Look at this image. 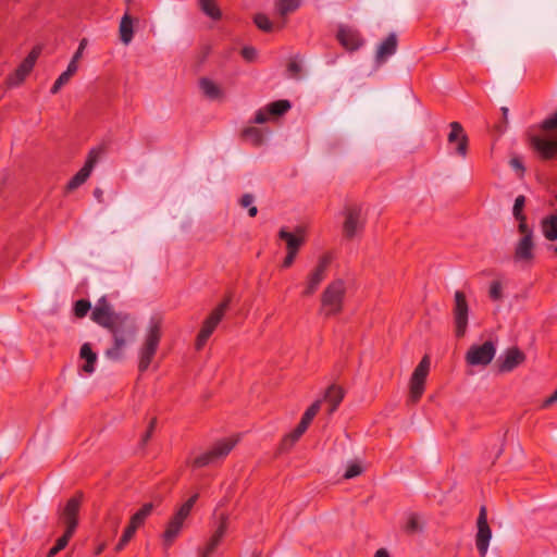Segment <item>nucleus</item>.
<instances>
[{
	"instance_id": "nucleus-32",
	"label": "nucleus",
	"mask_w": 557,
	"mask_h": 557,
	"mask_svg": "<svg viewBox=\"0 0 557 557\" xmlns=\"http://www.w3.org/2000/svg\"><path fill=\"white\" fill-rule=\"evenodd\" d=\"M199 9L210 18L218 21L222 17V12L215 0H198Z\"/></svg>"
},
{
	"instance_id": "nucleus-54",
	"label": "nucleus",
	"mask_w": 557,
	"mask_h": 557,
	"mask_svg": "<svg viewBox=\"0 0 557 557\" xmlns=\"http://www.w3.org/2000/svg\"><path fill=\"white\" fill-rule=\"evenodd\" d=\"M418 519L416 516H410L408 521H407V524H406V529L407 531L409 532H414L418 530Z\"/></svg>"
},
{
	"instance_id": "nucleus-26",
	"label": "nucleus",
	"mask_w": 557,
	"mask_h": 557,
	"mask_svg": "<svg viewBox=\"0 0 557 557\" xmlns=\"http://www.w3.org/2000/svg\"><path fill=\"white\" fill-rule=\"evenodd\" d=\"M199 88L205 97L210 100H220L223 98V90L212 79L202 77L199 79Z\"/></svg>"
},
{
	"instance_id": "nucleus-49",
	"label": "nucleus",
	"mask_w": 557,
	"mask_h": 557,
	"mask_svg": "<svg viewBox=\"0 0 557 557\" xmlns=\"http://www.w3.org/2000/svg\"><path fill=\"white\" fill-rule=\"evenodd\" d=\"M509 163L512 169L520 172V176L523 175L525 169H524V165L520 158H518V157L511 158Z\"/></svg>"
},
{
	"instance_id": "nucleus-48",
	"label": "nucleus",
	"mask_w": 557,
	"mask_h": 557,
	"mask_svg": "<svg viewBox=\"0 0 557 557\" xmlns=\"http://www.w3.org/2000/svg\"><path fill=\"white\" fill-rule=\"evenodd\" d=\"M242 55L246 61L252 62L257 57V50L252 47H244L242 49Z\"/></svg>"
},
{
	"instance_id": "nucleus-22",
	"label": "nucleus",
	"mask_w": 557,
	"mask_h": 557,
	"mask_svg": "<svg viewBox=\"0 0 557 557\" xmlns=\"http://www.w3.org/2000/svg\"><path fill=\"white\" fill-rule=\"evenodd\" d=\"M302 0H275L274 9L276 15L281 18V22L277 23V28L282 29L286 25V17L288 14L297 11L301 5Z\"/></svg>"
},
{
	"instance_id": "nucleus-20",
	"label": "nucleus",
	"mask_w": 557,
	"mask_h": 557,
	"mask_svg": "<svg viewBox=\"0 0 557 557\" xmlns=\"http://www.w3.org/2000/svg\"><path fill=\"white\" fill-rule=\"evenodd\" d=\"M525 355L517 347L508 348L504 355L498 358V370L502 373L511 372L518 366L523 363Z\"/></svg>"
},
{
	"instance_id": "nucleus-16",
	"label": "nucleus",
	"mask_w": 557,
	"mask_h": 557,
	"mask_svg": "<svg viewBox=\"0 0 557 557\" xmlns=\"http://www.w3.org/2000/svg\"><path fill=\"white\" fill-rule=\"evenodd\" d=\"M82 499H83V494L77 493L75 496L70 498L67 500L66 505L64 506V508L60 515V518L66 527L65 530L75 532V530L78 525L77 516L79 512Z\"/></svg>"
},
{
	"instance_id": "nucleus-38",
	"label": "nucleus",
	"mask_w": 557,
	"mask_h": 557,
	"mask_svg": "<svg viewBox=\"0 0 557 557\" xmlns=\"http://www.w3.org/2000/svg\"><path fill=\"white\" fill-rule=\"evenodd\" d=\"M199 495L196 493L194 494L190 498H188L181 507L180 509L177 510V512L174 515V517L181 519V520H185L190 511H191V508L194 507L195 503L197 502Z\"/></svg>"
},
{
	"instance_id": "nucleus-52",
	"label": "nucleus",
	"mask_w": 557,
	"mask_h": 557,
	"mask_svg": "<svg viewBox=\"0 0 557 557\" xmlns=\"http://www.w3.org/2000/svg\"><path fill=\"white\" fill-rule=\"evenodd\" d=\"M253 196L250 194H245L242 196L239 203L243 208H249L253 205Z\"/></svg>"
},
{
	"instance_id": "nucleus-56",
	"label": "nucleus",
	"mask_w": 557,
	"mask_h": 557,
	"mask_svg": "<svg viewBox=\"0 0 557 557\" xmlns=\"http://www.w3.org/2000/svg\"><path fill=\"white\" fill-rule=\"evenodd\" d=\"M556 401H557V389L548 398L545 399L543 406L548 407V406L555 404Z\"/></svg>"
},
{
	"instance_id": "nucleus-30",
	"label": "nucleus",
	"mask_w": 557,
	"mask_h": 557,
	"mask_svg": "<svg viewBox=\"0 0 557 557\" xmlns=\"http://www.w3.org/2000/svg\"><path fill=\"white\" fill-rule=\"evenodd\" d=\"M134 36L133 18L129 14H124L120 22V38L123 44L128 45Z\"/></svg>"
},
{
	"instance_id": "nucleus-59",
	"label": "nucleus",
	"mask_w": 557,
	"mask_h": 557,
	"mask_svg": "<svg viewBox=\"0 0 557 557\" xmlns=\"http://www.w3.org/2000/svg\"><path fill=\"white\" fill-rule=\"evenodd\" d=\"M103 191L100 188H96L94 190V196L97 198L98 201L102 200Z\"/></svg>"
},
{
	"instance_id": "nucleus-57",
	"label": "nucleus",
	"mask_w": 557,
	"mask_h": 557,
	"mask_svg": "<svg viewBox=\"0 0 557 557\" xmlns=\"http://www.w3.org/2000/svg\"><path fill=\"white\" fill-rule=\"evenodd\" d=\"M374 557H389V554L385 548H381L376 550Z\"/></svg>"
},
{
	"instance_id": "nucleus-61",
	"label": "nucleus",
	"mask_w": 557,
	"mask_h": 557,
	"mask_svg": "<svg viewBox=\"0 0 557 557\" xmlns=\"http://www.w3.org/2000/svg\"><path fill=\"white\" fill-rule=\"evenodd\" d=\"M112 523H113V527H114V531H116V529L119 527V523H120V518L119 517L114 518Z\"/></svg>"
},
{
	"instance_id": "nucleus-14",
	"label": "nucleus",
	"mask_w": 557,
	"mask_h": 557,
	"mask_svg": "<svg viewBox=\"0 0 557 557\" xmlns=\"http://www.w3.org/2000/svg\"><path fill=\"white\" fill-rule=\"evenodd\" d=\"M476 525H478V532H476V536H475L476 548L479 550L480 556L485 557L487 549H488L490 541L492 537V530L487 523V513H486V508L484 506H482L480 508Z\"/></svg>"
},
{
	"instance_id": "nucleus-13",
	"label": "nucleus",
	"mask_w": 557,
	"mask_h": 557,
	"mask_svg": "<svg viewBox=\"0 0 557 557\" xmlns=\"http://www.w3.org/2000/svg\"><path fill=\"white\" fill-rule=\"evenodd\" d=\"M40 54V48L35 47L32 49V51L28 53V55L22 61V63L18 65V67L14 71L13 74H11L8 77V85L11 87L18 86L22 84L25 78L28 76V74L32 72V70L35 66V63Z\"/></svg>"
},
{
	"instance_id": "nucleus-40",
	"label": "nucleus",
	"mask_w": 557,
	"mask_h": 557,
	"mask_svg": "<svg viewBox=\"0 0 557 557\" xmlns=\"http://www.w3.org/2000/svg\"><path fill=\"white\" fill-rule=\"evenodd\" d=\"M91 309V305L86 299H79L74 304V314L77 318H84Z\"/></svg>"
},
{
	"instance_id": "nucleus-37",
	"label": "nucleus",
	"mask_w": 557,
	"mask_h": 557,
	"mask_svg": "<svg viewBox=\"0 0 557 557\" xmlns=\"http://www.w3.org/2000/svg\"><path fill=\"white\" fill-rule=\"evenodd\" d=\"M153 505L151 503L144 504L141 508L131 517V521L138 527H141L145 520L151 515Z\"/></svg>"
},
{
	"instance_id": "nucleus-34",
	"label": "nucleus",
	"mask_w": 557,
	"mask_h": 557,
	"mask_svg": "<svg viewBox=\"0 0 557 557\" xmlns=\"http://www.w3.org/2000/svg\"><path fill=\"white\" fill-rule=\"evenodd\" d=\"M242 137L250 145L258 147L263 143V133L260 128L250 126L243 131Z\"/></svg>"
},
{
	"instance_id": "nucleus-31",
	"label": "nucleus",
	"mask_w": 557,
	"mask_h": 557,
	"mask_svg": "<svg viewBox=\"0 0 557 557\" xmlns=\"http://www.w3.org/2000/svg\"><path fill=\"white\" fill-rule=\"evenodd\" d=\"M541 226L546 239L552 242L557 239V214L543 219Z\"/></svg>"
},
{
	"instance_id": "nucleus-17",
	"label": "nucleus",
	"mask_w": 557,
	"mask_h": 557,
	"mask_svg": "<svg viewBox=\"0 0 557 557\" xmlns=\"http://www.w3.org/2000/svg\"><path fill=\"white\" fill-rule=\"evenodd\" d=\"M530 145L542 160H550L557 156V136L547 138L533 135L530 137Z\"/></svg>"
},
{
	"instance_id": "nucleus-47",
	"label": "nucleus",
	"mask_w": 557,
	"mask_h": 557,
	"mask_svg": "<svg viewBox=\"0 0 557 557\" xmlns=\"http://www.w3.org/2000/svg\"><path fill=\"white\" fill-rule=\"evenodd\" d=\"M156 424H157V419L152 418L151 421L149 422L146 433L143 435V438H141L143 445H146L148 443V441L150 440V437L154 431Z\"/></svg>"
},
{
	"instance_id": "nucleus-35",
	"label": "nucleus",
	"mask_w": 557,
	"mask_h": 557,
	"mask_svg": "<svg viewBox=\"0 0 557 557\" xmlns=\"http://www.w3.org/2000/svg\"><path fill=\"white\" fill-rule=\"evenodd\" d=\"M138 528L139 527L137 524H135L133 521L129 520L128 525L125 528L123 535L121 536L120 541L117 542V544L115 546L116 552H121L124 549V547L133 539V536L136 533Z\"/></svg>"
},
{
	"instance_id": "nucleus-5",
	"label": "nucleus",
	"mask_w": 557,
	"mask_h": 557,
	"mask_svg": "<svg viewBox=\"0 0 557 557\" xmlns=\"http://www.w3.org/2000/svg\"><path fill=\"white\" fill-rule=\"evenodd\" d=\"M237 444V438L228 437L218 441L208 451L200 454L193 460L194 468L215 465L223 460Z\"/></svg>"
},
{
	"instance_id": "nucleus-2",
	"label": "nucleus",
	"mask_w": 557,
	"mask_h": 557,
	"mask_svg": "<svg viewBox=\"0 0 557 557\" xmlns=\"http://www.w3.org/2000/svg\"><path fill=\"white\" fill-rule=\"evenodd\" d=\"M346 292L347 287L344 280L336 278L330 282L321 294L320 314L329 319L342 313Z\"/></svg>"
},
{
	"instance_id": "nucleus-46",
	"label": "nucleus",
	"mask_w": 557,
	"mask_h": 557,
	"mask_svg": "<svg viewBox=\"0 0 557 557\" xmlns=\"http://www.w3.org/2000/svg\"><path fill=\"white\" fill-rule=\"evenodd\" d=\"M74 533L75 532L65 530L64 534L57 540L54 545L58 546V548L60 550H62L63 548L66 547V545L69 544V541L71 540V537L73 536Z\"/></svg>"
},
{
	"instance_id": "nucleus-3",
	"label": "nucleus",
	"mask_w": 557,
	"mask_h": 557,
	"mask_svg": "<svg viewBox=\"0 0 557 557\" xmlns=\"http://www.w3.org/2000/svg\"><path fill=\"white\" fill-rule=\"evenodd\" d=\"M161 336L162 319L153 317L149 322L144 343L139 349L138 370L140 372H145L149 368L159 347Z\"/></svg>"
},
{
	"instance_id": "nucleus-1",
	"label": "nucleus",
	"mask_w": 557,
	"mask_h": 557,
	"mask_svg": "<svg viewBox=\"0 0 557 557\" xmlns=\"http://www.w3.org/2000/svg\"><path fill=\"white\" fill-rule=\"evenodd\" d=\"M91 320L107 329L113 336L114 345L106 351L108 358L119 359L126 343L135 336L136 325L129 315L113 310L106 296L96 302Z\"/></svg>"
},
{
	"instance_id": "nucleus-64",
	"label": "nucleus",
	"mask_w": 557,
	"mask_h": 557,
	"mask_svg": "<svg viewBox=\"0 0 557 557\" xmlns=\"http://www.w3.org/2000/svg\"><path fill=\"white\" fill-rule=\"evenodd\" d=\"M554 251L557 255V245L554 247Z\"/></svg>"
},
{
	"instance_id": "nucleus-7",
	"label": "nucleus",
	"mask_w": 557,
	"mask_h": 557,
	"mask_svg": "<svg viewBox=\"0 0 557 557\" xmlns=\"http://www.w3.org/2000/svg\"><path fill=\"white\" fill-rule=\"evenodd\" d=\"M470 308L463 292L456 290L454 295L453 319L454 332L457 338H462L468 329Z\"/></svg>"
},
{
	"instance_id": "nucleus-39",
	"label": "nucleus",
	"mask_w": 557,
	"mask_h": 557,
	"mask_svg": "<svg viewBox=\"0 0 557 557\" xmlns=\"http://www.w3.org/2000/svg\"><path fill=\"white\" fill-rule=\"evenodd\" d=\"M253 21H255V24L257 25V27L263 32H267V33L272 32L274 29V27L276 29H278L277 24L274 25L270 21V18L263 13L256 14Z\"/></svg>"
},
{
	"instance_id": "nucleus-6",
	"label": "nucleus",
	"mask_w": 557,
	"mask_h": 557,
	"mask_svg": "<svg viewBox=\"0 0 557 557\" xmlns=\"http://www.w3.org/2000/svg\"><path fill=\"white\" fill-rule=\"evenodd\" d=\"M343 223V235L347 239H352L361 233L366 225V216L362 206L358 203H348L345 206Z\"/></svg>"
},
{
	"instance_id": "nucleus-58",
	"label": "nucleus",
	"mask_w": 557,
	"mask_h": 557,
	"mask_svg": "<svg viewBox=\"0 0 557 557\" xmlns=\"http://www.w3.org/2000/svg\"><path fill=\"white\" fill-rule=\"evenodd\" d=\"M59 552H61L58 546H53L50 548V550L47 554V557H54Z\"/></svg>"
},
{
	"instance_id": "nucleus-60",
	"label": "nucleus",
	"mask_w": 557,
	"mask_h": 557,
	"mask_svg": "<svg viewBox=\"0 0 557 557\" xmlns=\"http://www.w3.org/2000/svg\"><path fill=\"white\" fill-rule=\"evenodd\" d=\"M257 213H258V209H257V207H256V206H253V205H252L251 207H249V208H248V214H249V216H256V215H257Z\"/></svg>"
},
{
	"instance_id": "nucleus-43",
	"label": "nucleus",
	"mask_w": 557,
	"mask_h": 557,
	"mask_svg": "<svg viewBox=\"0 0 557 557\" xmlns=\"http://www.w3.org/2000/svg\"><path fill=\"white\" fill-rule=\"evenodd\" d=\"M71 75L65 71L57 78L54 84L51 87V94L55 95L60 91V89L71 79Z\"/></svg>"
},
{
	"instance_id": "nucleus-36",
	"label": "nucleus",
	"mask_w": 557,
	"mask_h": 557,
	"mask_svg": "<svg viewBox=\"0 0 557 557\" xmlns=\"http://www.w3.org/2000/svg\"><path fill=\"white\" fill-rule=\"evenodd\" d=\"M305 434V431L296 426L290 433L286 434L281 442V450L290 449L294 444Z\"/></svg>"
},
{
	"instance_id": "nucleus-10",
	"label": "nucleus",
	"mask_w": 557,
	"mask_h": 557,
	"mask_svg": "<svg viewBox=\"0 0 557 557\" xmlns=\"http://www.w3.org/2000/svg\"><path fill=\"white\" fill-rule=\"evenodd\" d=\"M103 153V148L96 147L92 148L86 158L85 164L83 168L69 181L66 188L67 190H74L82 186L90 176L94 168L98 163L99 159Z\"/></svg>"
},
{
	"instance_id": "nucleus-29",
	"label": "nucleus",
	"mask_w": 557,
	"mask_h": 557,
	"mask_svg": "<svg viewBox=\"0 0 557 557\" xmlns=\"http://www.w3.org/2000/svg\"><path fill=\"white\" fill-rule=\"evenodd\" d=\"M79 356L82 359H85L86 362L83 366V371L86 373H92L95 371V363L97 361V355L92 351L90 345L85 343L81 347Z\"/></svg>"
},
{
	"instance_id": "nucleus-33",
	"label": "nucleus",
	"mask_w": 557,
	"mask_h": 557,
	"mask_svg": "<svg viewBox=\"0 0 557 557\" xmlns=\"http://www.w3.org/2000/svg\"><path fill=\"white\" fill-rule=\"evenodd\" d=\"M322 400L318 399L315 400L302 414L300 422L297 426H299L305 432L308 430L310 423L314 419V417L318 414L320 408H321Z\"/></svg>"
},
{
	"instance_id": "nucleus-55",
	"label": "nucleus",
	"mask_w": 557,
	"mask_h": 557,
	"mask_svg": "<svg viewBox=\"0 0 557 557\" xmlns=\"http://www.w3.org/2000/svg\"><path fill=\"white\" fill-rule=\"evenodd\" d=\"M77 63H78V61L72 58V60L70 61L65 72L67 74H70L71 76H73L77 72V70H78Z\"/></svg>"
},
{
	"instance_id": "nucleus-12",
	"label": "nucleus",
	"mask_w": 557,
	"mask_h": 557,
	"mask_svg": "<svg viewBox=\"0 0 557 557\" xmlns=\"http://www.w3.org/2000/svg\"><path fill=\"white\" fill-rule=\"evenodd\" d=\"M450 132L447 136L449 146H455L454 152L460 158L465 159L468 154L469 138L462 125L459 122L449 123Z\"/></svg>"
},
{
	"instance_id": "nucleus-50",
	"label": "nucleus",
	"mask_w": 557,
	"mask_h": 557,
	"mask_svg": "<svg viewBox=\"0 0 557 557\" xmlns=\"http://www.w3.org/2000/svg\"><path fill=\"white\" fill-rule=\"evenodd\" d=\"M287 71L293 77H296L299 75L301 67L296 61H290L287 65Z\"/></svg>"
},
{
	"instance_id": "nucleus-8",
	"label": "nucleus",
	"mask_w": 557,
	"mask_h": 557,
	"mask_svg": "<svg viewBox=\"0 0 557 557\" xmlns=\"http://www.w3.org/2000/svg\"><path fill=\"white\" fill-rule=\"evenodd\" d=\"M331 262L332 256L330 253H324L319 257L317 264L307 275L305 288L301 293L304 297H310L318 290L320 284L327 275Z\"/></svg>"
},
{
	"instance_id": "nucleus-44",
	"label": "nucleus",
	"mask_w": 557,
	"mask_h": 557,
	"mask_svg": "<svg viewBox=\"0 0 557 557\" xmlns=\"http://www.w3.org/2000/svg\"><path fill=\"white\" fill-rule=\"evenodd\" d=\"M362 471H363V469L359 463H350V465H348V467L344 473V478L347 480L352 479L355 476L360 475L362 473Z\"/></svg>"
},
{
	"instance_id": "nucleus-42",
	"label": "nucleus",
	"mask_w": 557,
	"mask_h": 557,
	"mask_svg": "<svg viewBox=\"0 0 557 557\" xmlns=\"http://www.w3.org/2000/svg\"><path fill=\"white\" fill-rule=\"evenodd\" d=\"M488 295L490 298L494 301H498L503 298V286L499 281H493L491 283Z\"/></svg>"
},
{
	"instance_id": "nucleus-51",
	"label": "nucleus",
	"mask_w": 557,
	"mask_h": 557,
	"mask_svg": "<svg viewBox=\"0 0 557 557\" xmlns=\"http://www.w3.org/2000/svg\"><path fill=\"white\" fill-rule=\"evenodd\" d=\"M298 253H295V252H289L287 251L283 262H282V267L287 269L289 267H292V264L294 263L296 257H297Z\"/></svg>"
},
{
	"instance_id": "nucleus-41",
	"label": "nucleus",
	"mask_w": 557,
	"mask_h": 557,
	"mask_svg": "<svg viewBox=\"0 0 557 557\" xmlns=\"http://www.w3.org/2000/svg\"><path fill=\"white\" fill-rule=\"evenodd\" d=\"M524 206H525V197L523 195L518 196L515 199V203H513V208H512V214H513L515 219L525 216V214L523 213Z\"/></svg>"
},
{
	"instance_id": "nucleus-11",
	"label": "nucleus",
	"mask_w": 557,
	"mask_h": 557,
	"mask_svg": "<svg viewBox=\"0 0 557 557\" xmlns=\"http://www.w3.org/2000/svg\"><path fill=\"white\" fill-rule=\"evenodd\" d=\"M496 347L493 342L486 341L482 345H472L466 354L469 366H487L494 359Z\"/></svg>"
},
{
	"instance_id": "nucleus-19",
	"label": "nucleus",
	"mask_w": 557,
	"mask_h": 557,
	"mask_svg": "<svg viewBox=\"0 0 557 557\" xmlns=\"http://www.w3.org/2000/svg\"><path fill=\"white\" fill-rule=\"evenodd\" d=\"M228 527V517L224 513L220 517V522L210 540L207 544L199 550L200 557H211L216 547L221 544Z\"/></svg>"
},
{
	"instance_id": "nucleus-63",
	"label": "nucleus",
	"mask_w": 557,
	"mask_h": 557,
	"mask_svg": "<svg viewBox=\"0 0 557 557\" xmlns=\"http://www.w3.org/2000/svg\"><path fill=\"white\" fill-rule=\"evenodd\" d=\"M101 550H102V548H101V547H100V548H98V550L96 552V554H100V553H101Z\"/></svg>"
},
{
	"instance_id": "nucleus-53",
	"label": "nucleus",
	"mask_w": 557,
	"mask_h": 557,
	"mask_svg": "<svg viewBox=\"0 0 557 557\" xmlns=\"http://www.w3.org/2000/svg\"><path fill=\"white\" fill-rule=\"evenodd\" d=\"M86 46H87V39L83 38L79 42V46H78L76 52L74 53V55L72 58L79 61V59L83 57V52H84Z\"/></svg>"
},
{
	"instance_id": "nucleus-21",
	"label": "nucleus",
	"mask_w": 557,
	"mask_h": 557,
	"mask_svg": "<svg viewBox=\"0 0 557 557\" xmlns=\"http://www.w3.org/2000/svg\"><path fill=\"white\" fill-rule=\"evenodd\" d=\"M290 109V102L288 100H276L269 103L264 109L257 111L253 122L257 124H263L269 120V115L280 116L286 113Z\"/></svg>"
},
{
	"instance_id": "nucleus-62",
	"label": "nucleus",
	"mask_w": 557,
	"mask_h": 557,
	"mask_svg": "<svg viewBox=\"0 0 557 557\" xmlns=\"http://www.w3.org/2000/svg\"><path fill=\"white\" fill-rule=\"evenodd\" d=\"M502 111H503L504 117L507 119L508 109L504 107V108H502Z\"/></svg>"
},
{
	"instance_id": "nucleus-25",
	"label": "nucleus",
	"mask_w": 557,
	"mask_h": 557,
	"mask_svg": "<svg viewBox=\"0 0 557 557\" xmlns=\"http://www.w3.org/2000/svg\"><path fill=\"white\" fill-rule=\"evenodd\" d=\"M397 36L396 34H389L382 44L377 47L376 50V60L379 62H384L387 58L393 55L397 50Z\"/></svg>"
},
{
	"instance_id": "nucleus-18",
	"label": "nucleus",
	"mask_w": 557,
	"mask_h": 557,
	"mask_svg": "<svg viewBox=\"0 0 557 557\" xmlns=\"http://www.w3.org/2000/svg\"><path fill=\"white\" fill-rule=\"evenodd\" d=\"M278 238L286 244V250L298 253L301 246L306 243V228L297 226L294 232H289L287 227H282L277 234Z\"/></svg>"
},
{
	"instance_id": "nucleus-23",
	"label": "nucleus",
	"mask_w": 557,
	"mask_h": 557,
	"mask_svg": "<svg viewBox=\"0 0 557 557\" xmlns=\"http://www.w3.org/2000/svg\"><path fill=\"white\" fill-rule=\"evenodd\" d=\"M534 243L530 236H522L515 248V261L531 263L534 259Z\"/></svg>"
},
{
	"instance_id": "nucleus-15",
	"label": "nucleus",
	"mask_w": 557,
	"mask_h": 557,
	"mask_svg": "<svg viewBox=\"0 0 557 557\" xmlns=\"http://www.w3.org/2000/svg\"><path fill=\"white\" fill-rule=\"evenodd\" d=\"M82 499H83V494L77 493L75 496L70 498L67 500L66 505L64 506V508L60 515V518L66 527L65 530L75 532V530L78 525L77 516L79 512Z\"/></svg>"
},
{
	"instance_id": "nucleus-24",
	"label": "nucleus",
	"mask_w": 557,
	"mask_h": 557,
	"mask_svg": "<svg viewBox=\"0 0 557 557\" xmlns=\"http://www.w3.org/2000/svg\"><path fill=\"white\" fill-rule=\"evenodd\" d=\"M337 39L343 47L351 51L357 50L362 44L359 33L347 27L338 29Z\"/></svg>"
},
{
	"instance_id": "nucleus-27",
	"label": "nucleus",
	"mask_w": 557,
	"mask_h": 557,
	"mask_svg": "<svg viewBox=\"0 0 557 557\" xmlns=\"http://www.w3.org/2000/svg\"><path fill=\"white\" fill-rule=\"evenodd\" d=\"M344 398V389L337 385H331L324 395V400L329 404V413L332 414Z\"/></svg>"
},
{
	"instance_id": "nucleus-9",
	"label": "nucleus",
	"mask_w": 557,
	"mask_h": 557,
	"mask_svg": "<svg viewBox=\"0 0 557 557\" xmlns=\"http://www.w3.org/2000/svg\"><path fill=\"white\" fill-rule=\"evenodd\" d=\"M430 371V358L424 356L414 369L409 382V399L418 403L424 393L425 381Z\"/></svg>"
},
{
	"instance_id": "nucleus-4",
	"label": "nucleus",
	"mask_w": 557,
	"mask_h": 557,
	"mask_svg": "<svg viewBox=\"0 0 557 557\" xmlns=\"http://www.w3.org/2000/svg\"><path fill=\"white\" fill-rule=\"evenodd\" d=\"M231 305V296H226L203 321L202 326L197 335L195 348L201 350L219 323L222 321L225 312Z\"/></svg>"
},
{
	"instance_id": "nucleus-28",
	"label": "nucleus",
	"mask_w": 557,
	"mask_h": 557,
	"mask_svg": "<svg viewBox=\"0 0 557 557\" xmlns=\"http://www.w3.org/2000/svg\"><path fill=\"white\" fill-rule=\"evenodd\" d=\"M183 520L172 517V519L169 521L166 529L163 533V539L166 545H171L174 540L180 534L182 527H183Z\"/></svg>"
},
{
	"instance_id": "nucleus-45",
	"label": "nucleus",
	"mask_w": 557,
	"mask_h": 557,
	"mask_svg": "<svg viewBox=\"0 0 557 557\" xmlns=\"http://www.w3.org/2000/svg\"><path fill=\"white\" fill-rule=\"evenodd\" d=\"M516 220L519 222V224H518L519 233H521L523 236H530V238H533V230L531 227H529V225L527 224V216L518 218Z\"/></svg>"
}]
</instances>
